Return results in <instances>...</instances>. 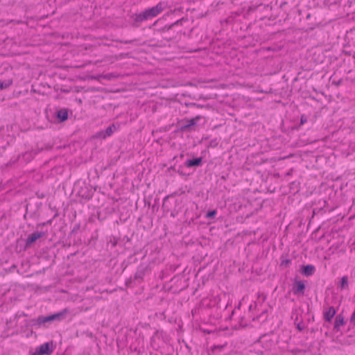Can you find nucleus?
<instances>
[{"instance_id": "6", "label": "nucleus", "mask_w": 355, "mask_h": 355, "mask_svg": "<svg viewBox=\"0 0 355 355\" xmlns=\"http://www.w3.org/2000/svg\"><path fill=\"white\" fill-rule=\"evenodd\" d=\"M42 236V233L41 232H34L30 234L26 240V247H30L33 243H35L38 239Z\"/></svg>"}, {"instance_id": "5", "label": "nucleus", "mask_w": 355, "mask_h": 355, "mask_svg": "<svg viewBox=\"0 0 355 355\" xmlns=\"http://www.w3.org/2000/svg\"><path fill=\"white\" fill-rule=\"evenodd\" d=\"M305 290V284L302 281H295L293 287V292L295 295H303Z\"/></svg>"}, {"instance_id": "7", "label": "nucleus", "mask_w": 355, "mask_h": 355, "mask_svg": "<svg viewBox=\"0 0 355 355\" xmlns=\"http://www.w3.org/2000/svg\"><path fill=\"white\" fill-rule=\"evenodd\" d=\"M336 314V310L333 306L329 307L328 310L324 312V319L327 322H331Z\"/></svg>"}, {"instance_id": "10", "label": "nucleus", "mask_w": 355, "mask_h": 355, "mask_svg": "<svg viewBox=\"0 0 355 355\" xmlns=\"http://www.w3.org/2000/svg\"><path fill=\"white\" fill-rule=\"evenodd\" d=\"M57 116L61 121H64L68 118V112L64 109L60 110L58 112Z\"/></svg>"}, {"instance_id": "9", "label": "nucleus", "mask_w": 355, "mask_h": 355, "mask_svg": "<svg viewBox=\"0 0 355 355\" xmlns=\"http://www.w3.org/2000/svg\"><path fill=\"white\" fill-rule=\"evenodd\" d=\"M345 324V318L342 315H338L336 316L334 323V329L337 331L339 329L340 326H343Z\"/></svg>"}, {"instance_id": "20", "label": "nucleus", "mask_w": 355, "mask_h": 355, "mask_svg": "<svg viewBox=\"0 0 355 355\" xmlns=\"http://www.w3.org/2000/svg\"><path fill=\"white\" fill-rule=\"evenodd\" d=\"M297 328L298 329L302 330L301 326H300V324L297 325Z\"/></svg>"}, {"instance_id": "16", "label": "nucleus", "mask_w": 355, "mask_h": 355, "mask_svg": "<svg viewBox=\"0 0 355 355\" xmlns=\"http://www.w3.org/2000/svg\"><path fill=\"white\" fill-rule=\"evenodd\" d=\"M350 322L355 325V311H354L351 316Z\"/></svg>"}, {"instance_id": "13", "label": "nucleus", "mask_w": 355, "mask_h": 355, "mask_svg": "<svg viewBox=\"0 0 355 355\" xmlns=\"http://www.w3.org/2000/svg\"><path fill=\"white\" fill-rule=\"evenodd\" d=\"M12 84V80H8L6 82H0V89L7 88Z\"/></svg>"}, {"instance_id": "1", "label": "nucleus", "mask_w": 355, "mask_h": 355, "mask_svg": "<svg viewBox=\"0 0 355 355\" xmlns=\"http://www.w3.org/2000/svg\"><path fill=\"white\" fill-rule=\"evenodd\" d=\"M165 8V5L159 2L155 6L145 10L144 12L137 15L136 21H143L151 19L159 15Z\"/></svg>"}, {"instance_id": "17", "label": "nucleus", "mask_w": 355, "mask_h": 355, "mask_svg": "<svg viewBox=\"0 0 355 355\" xmlns=\"http://www.w3.org/2000/svg\"><path fill=\"white\" fill-rule=\"evenodd\" d=\"M351 251L355 253V242L352 244Z\"/></svg>"}, {"instance_id": "3", "label": "nucleus", "mask_w": 355, "mask_h": 355, "mask_svg": "<svg viewBox=\"0 0 355 355\" xmlns=\"http://www.w3.org/2000/svg\"><path fill=\"white\" fill-rule=\"evenodd\" d=\"M116 130H117V128H116V125L113 124V125L109 126L108 128H107L105 131L98 132L96 134V137L97 138L105 139L107 137H110Z\"/></svg>"}, {"instance_id": "15", "label": "nucleus", "mask_w": 355, "mask_h": 355, "mask_svg": "<svg viewBox=\"0 0 355 355\" xmlns=\"http://www.w3.org/2000/svg\"><path fill=\"white\" fill-rule=\"evenodd\" d=\"M224 347V345H214L211 348V352H215L216 350L221 351Z\"/></svg>"}, {"instance_id": "12", "label": "nucleus", "mask_w": 355, "mask_h": 355, "mask_svg": "<svg viewBox=\"0 0 355 355\" xmlns=\"http://www.w3.org/2000/svg\"><path fill=\"white\" fill-rule=\"evenodd\" d=\"M347 287H348V277L347 276H343L341 278L340 288L344 289Z\"/></svg>"}, {"instance_id": "4", "label": "nucleus", "mask_w": 355, "mask_h": 355, "mask_svg": "<svg viewBox=\"0 0 355 355\" xmlns=\"http://www.w3.org/2000/svg\"><path fill=\"white\" fill-rule=\"evenodd\" d=\"M51 344L49 343H45L41 345L39 347L36 349L35 354L37 355H43V354H50L53 349H51Z\"/></svg>"}, {"instance_id": "2", "label": "nucleus", "mask_w": 355, "mask_h": 355, "mask_svg": "<svg viewBox=\"0 0 355 355\" xmlns=\"http://www.w3.org/2000/svg\"><path fill=\"white\" fill-rule=\"evenodd\" d=\"M67 312V310H64L62 312L46 317L40 316L37 319L31 320V323L33 325H40L42 324H45L46 322H51L55 320H60L61 317H62Z\"/></svg>"}, {"instance_id": "8", "label": "nucleus", "mask_w": 355, "mask_h": 355, "mask_svg": "<svg viewBox=\"0 0 355 355\" xmlns=\"http://www.w3.org/2000/svg\"><path fill=\"white\" fill-rule=\"evenodd\" d=\"M315 267L313 265L303 266L302 272L305 276H311L315 272Z\"/></svg>"}, {"instance_id": "19", "label": "nucleus", "mask_w": 355, "mask_h": 355, "mask_svg": "<svg viewBox=\"0 0 355 355\" xmlns=\"http://www.w3.org/2000/svg\"><path fill=\"white\" fill-rule=\"evenodd\" d=\"M256 305L255 304H250V306H249V310L251 311L252 310V309Z\"/></svg>"}, {"instance_id": "18", "label": "nucleus", "mask_w": 355, "mask_h": 355, "mask_svg": "<svg viewBox=\"0 0 355 355\" xmlns=\"http://www.w3.org/2000/svg\"><path fill=\"white\" fill-rule=\"evenodd\" d=\"M306 121L305 117L304 116H302L301 117V123L303 124L304 123H305Z\"/></svg>"}, {"instance_id": "14", "label": "nucleus", "mask_w": 355, "mask_h": 355, "mask_svg": "<svg viewBox=\"0 0 355 355\" xmlns=\"http://www.w3.org/2000/svg\"><path fill=\"white\" fill-rule=\"evenodd\" d=\"M216 214V210H212L211 211H209L207 213V215H206V217L207 218H214Z\"/></svg>"}, {"instance_id": "11", "label": "nucleus", "mask_w": 355, "mask_h": 355, "mask_svg": "<svg viewBox=\"0 0 355 355\" xmlns=\"http://www.w3.org/2000/svg\"><path fill=\"white\" fill-rule=\"evenodd\" d=\"M201 162H202L201 158H196L193 159L188 160L187 163V166L189 167H191L193 166H198L200 164Z\"/></svg>"}]
</instances>
